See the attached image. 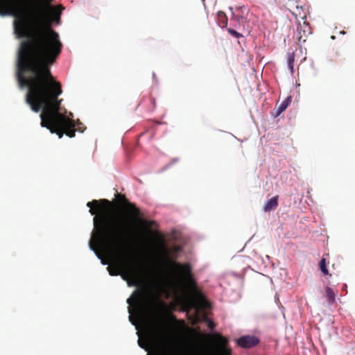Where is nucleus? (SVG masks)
Returning <instances> with one entry per match:
<instances>
[{
	"label": "nucleus",
	"mask_w": 355,
	"mask_h": 355,
	"mask_svg": "<svg viewBox=\"0 0 355 355\" xmlns=\"http://www.w3.org/2000/svg\"><path fill=\"white\" fill-rule=\"evenodd\" d=\"M53 0L24 6L16 0H0V15L15 17L14 31L20 42L17 52V79L21 87H27L26 102L40 116L42 127L58 136H75L74 121L61 112V83L52 74L51 67L62 49L59 34L52 28L60 23L62 5L51 6Z\"/></svg>",
	"instance_id": "1"
},
{
	"label": "nucleus",
	"mask_w": 355,
	"mask_h": 355,
	"mask_svg": "<svg viewBox=\"0 0 355 355\" xmlns=\"http://www.w3.org/2000/svg\"><path fill=\"white\" fill-rule=\"evenodd\" d=\"M124 204L130 214V219L126 220H118L107 212L111 202L107 199L93 200L87 203V206L90 208L89 213L94 216V230L89 245L99 258V248L112 257L114 263L107 267L110 275H120L129 286H138V267L130 253V241L132 237V234H130L132 230V222L139 221L149 232H151L150 227L155 222L141 219L139 209L126 198L124 199Z\"/></svg>",
	"instance_id": "2"
},
{
	"label": "nucleus",
	"mask_w": 355,
	"mask_h": 355,
	"mask_svg": "<svg viewBox=\"0 0 355 355\" xmlns=\"http://www.w3.org/2000/svg\"><path fill=\"white\" fill-rule=\"evenodd\" d=\"M154 237L156 239L157 249L162 261L167 264L171 269L175 270V275L182 284L189 288H196V284L193 278L191 265L188 263H180L173 261L170 258V250L166 247L163 236L158 232H155Z\"/></svg>",
	"instance_id": "3"
},
{
	"label": "nucleus",
	"mask_w": 355,
	"mask_h": 355,
	"mask_svg": "<svg viewBox=\"0 0 355 355\" xmlns=\"http://www.w3.org/2000/svg\"><path fill=\"white\" fill-rule=\"evenodd\" d=\"M148 291L146 288H143L139 291L133 293L131 297L127 300V303L130 306H135L140 311L143 310L148 302Z\"/></svg>",
	"instance_id": "4"
},
{
	"label": "nucleus",
	"mask_w": 355,
	"mask_h": 355,
	"mask_svg": "<svg viewBox=\"0 0 355 355\" xmlns=\"http://www.w3.org/2000/svg\"><path fill=\"white\" fill-rule=\"evenodd\" d=\"M215 349L213 355H232V350L228 347V340L220 334H214L213 336Z\"/></svg>",
	"instance_id": "5"
},
{
	"label": "nucleus",
	"mask_w": 355,
	"mask_h": 355,
	"mask_svg": "<svg viewBox=\"0 0 355 355\" xmlns=\"http://www.w3.org/2000/svg\"><path fill=\"white\" fill-rule=\"evenodd\" d=\"M297 31L299 43L306 42L308 35L311 33V26L306 20L303 21L302 24L298 22Z\"/></svg>",
	"instance_id": "6"
},
{
	"label": "nucleus",
	"mask_w": 355,
	"mask_h": 355,
	"mask_svg": "<svg viewBox=\"0 0 355 355\" xmlns=\"http://www.w3.org/2000/svg\"><path fill=\"white\" fill-rule=\"evenodd\" d=\"M259 343V340L254 336H243L237 340L239 346L243 348H250L256 346Z\"/></svg>",
	"instance_id": "7"
},
{
	"label": "nucleus",
	"mask_w": 355,
	"mask_h": 355,
	"mask_svg": "<svg viewBox=\"0 0 355 355\" xmlns=\"http://www.w3.org/2000/svg\"><path fill=\"white\" fill-rule=\"evenodd\" d=\"M191 302L193 306L198 307H206L208 304L203 295L198 291H196L191 296Z\"/></svg>",
	"instance_id": "8"
},
{
	"label": "nucleus",
	"mask_w": 355,
	"mask_h": 355,
	"mask_svg": "<svg viewBox=\"0 0 355 355\" xmlns=\"http://www.w3.org/2000/svg\"><path fill=\"white\" fill-rule=\"evenodd\" d=\"M278 206V196H274L268 200L264 205L263 210L265 212H269L275 209Z\"/></svg>",
	"instance_id": "9"
},
{
	"label": "nucleus",
	"mask_w": 355,
	"mask_h": 355,
	"mask_svg": "<svg viewBox=\"0 0 355 355\" xmlns=\"http://www.w3.org/2000/svg\"><path fill=\"white\" fill-rule=\"evenodd\" d=\"M292 14L296 19H302L303 21L306 20V11L302 6L296 5L291 10Z\"/></svg>",
	"instance_id": "10"
},
{
	"label": "nucleus",
	"mask_w": 355,
	"mask_h": 355,
	"mask_svg": "<svg viewBox=\"0 0 355 355\" xmlns=\"http://www.w3.org/2000/svg\"><path fill=\"white\" fill-rule=\"evenodd\" d=\"M291 102V96H288L283 101L278 107H276L275 116H278L282 112H283L288 107Z\"/></svg>",
	"instance_id": "11"
},
{
	"label": "nucleus",
	"mask_w": 355,
	"mask_h": 355,
	"mask_svg": "<svg viewBox=\"0 0 355 355\" xmlns=\"http://www.w3.org/2000/svg\"><path fill=\"white\" fill-rule=\"evenodd\" d=\"M156 355H179V354L175 349L164 346L157 352Z\"/></svg>",
	"instance_id": "12"
},
{
	"label": "nucleus",
	"mask_w": 355,
	"mask_h": 355,
	"mask_svg": "<svg viewBox=\"0 0 355 355\" xmlns=\"http://www.w3.org/2000/svg\"><path fill=\"white\" fill-rule=\"evenodd\" d=\"M326 297L329 302L332 303L335 302V293L332 288L327 287L326 289Z\"/></svg>",
	"instance_id": "13"
},
{
	"label": "nucleus",
	"mask_w": 355,
	"mask_h": 355,
	"mask_svg": "<svg viewBox=\"0 0 355 355\" xmlns=\"http://www.w3.org/2000/svg\"><path fill=\"white\" fill-rule=\"evenodd\" d=\"M319 267L321 270V272L324 275H329L328 269L327 268V263L326 259L324 258H322L319 263Z\"/></svg>",
	"instance_id": "14"
},
{
	"label": "nucleus",
	"mask_w": 355,
	"mask_h": 355,
	"mask_svg": "<svg viewBox=\"0 0 355 355\" xmlns=\"http://www.w3.org/2000/svg\"><path fill=\"white\" fill-rule=\"evenodd\" d=\"M294 61H295V54H294V52L288 53V67L290 69L291 72L293 71Z\"/></svg>",
	"instance_id": "15"
},
{
	"label": "nucleus",
	"mask_w": 355,
	"mask_h": 355,
	"mask_svg": "<svg viewBox=\"0 0 355 355\" xmlns=\"http://www.w3.org/2000/svg\"><path fill=\"white\" fill-rule=\"evenodd\" d=\"M227 31L230 33V34H231L232 36L235 37L236 38H240L243 36L242 34L238 33L237 31H236L235 30L232 29V28H228Z\"/></svg>",
	"instance_id": "16"
},
{
	"label": "nucleus",
	"mask_w": 355,
	"mask_h": 355,
	"mask_svg": "<svg viewBox=\"0 0 355 355\" xmlns=\"http://www.w3.org/2000/svg\"><path fill=\"white\" fill-rule=\"evenodd\" d=\"M218 17L219 19H224L225 20V25L226 26L227 24V18L225 15V14L223 12H218Z\"/></svg>",
	"instance_id": "17"
},
{
	"label": "nucleus",
	"mask_w": 355,
	"mask_h": 355,
	"mask_svg": "<svg viewBox=\"0 0 355 355\" xmlns=\"http://www.w3.org/2000/svg\"><path fill=\"white\" fill-rule=\"evenodd\" d=\"M172 251L175 253H177V252H179L181 251V248L180 246H175L173 249H172Z\"/></svg>",
	"instance_id": "18"
},
{
	"label": "nucleus",
	"mask_w": 355,
	"mask_h": 355,
	"mask_svg": "<svg viewBox=\"0 0 355 355\" xmlns=\"http://www.w3.org/2000/svg\"><path fill=\"white\" fill-rule=\"evenodd\" d=\"M208 327L211 329H213L214 327H215V324L213 321H209V323H208Z\"/></svg>",
	"instance_id": "19"
},
{
	"label": "nucleus",
	"mask_w": 355,
	"mask_h": 355,
	"mask_svg": "<svg viewBox=\"0 0 355 355\" xmlns=\"http://www.w3.org/2000/svg\"><path fill=\"white\" fill-rule=\"evenodd\" d=\"M139 344L140 347H143V348L144 347L141 344V343H140L139 341Z\"/></svg>",
	"instance_id": "20"
},
{
	"label": "nucleus",
	"mask_w": 355,
	"mask_h": 355,
	"mask_svg": "<svg viewBox=\"0 0 355 355\" xmlns=\"http://www.w3.org/2000/svg\"><path fill=\"white\" fill-rule=\"evenodd\" d=\"M340 33H341V34H345V31H340Z\"/></svg>",
	"instance_id": "21"
}]
</instances>
